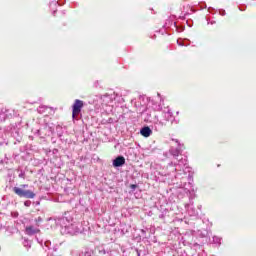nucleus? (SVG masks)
Returning a JSON list of instances; mask_svg holds the SVG:
<instances>
[{
    "instance_id": "4",
    "label": "nucleus",
    "mask_w": 256,
    "mask_h": 256,
    "mask_svg": "<svg viewBox=\"0 0 256 256\" xmlns=\"http://www.w3.org/2000/svg\"><path fill=\"white\" fill-rule=\"evenodd\" d=\"M25 233H26V235L31 236V235H35L37 233H41V230L38 228H35L33 226H28L25 228Z\"/></svg>"
},
{
    "instance_id": "8",
    "label": "nucleus",
    "mask_w": 256,
    "mask_h": 256,
    "mask_svg": "<svg viewBox=\"0 0 256 256\" xmlns=\"http://www.w3.org/2000/svg\"><path fill=\"white\" fill-rule=\"evenodd\" d=\"M131 187H132V189H135V187H137V186L136 185H132Z\"/></svg>"
},
{
    "instance_id": "1",
    "label": "nucleus",
    "mask_w": 256,
    "mask_h": 256,
    "mask_svg": "<svg viewBox=\"0 0 256 256\" xmlns=\"http://www.w3.org/2000/svg\"><path fill=\"white\" fill-rule=\"evenodd\" d=\"M13 191L18 197H25V199H35V193L31 190H23L19 187H14Z\"/></svg>"
},
{
    "instance_id": "9",
    "label": "nucleus",
    "mask_w": 256,
    "mask_h": 256,
    "mask_svg": "<svg viewBox=\"0 0 256 256\" xmlns=\"http://www.w3.org/2000/svg\"><path fill=\"white\" fill-rule=\"evenodd\" d=\"M103 97H107V95H103V96H101V99H103Z\"/></svg>"
},
{
    "instance_id": "6",
    "label": "nucleus",
    "mask_w": 256,
    "mask_h": 256,
    "mask_svg": "<svg viewBox=\"0 0 256 256\" xmlns=\"http://www.w3.org/2000/svg\"><path fill=\"white\" fill-rule=\"evenodd\" d=\"M42 221H43V219L41 217H38V219H36L37 225H39V223H41Z\"/></svg>"
},
{
    "instance_id": "2",
    "label": "nucleus",
    "mask_w": 256,
    "mask_h": 256,
    "mask_svg": "<svg viewBox=\"0 0 256 256\" xmlns=\"http://www.w3.org/2000/svg\"><path fill=\"white\" fill-rule=\"evenodd\" d=\"M83 100L76 99L72 106V118L75 119L81 113V109L84 107Z\"/></svg>"
},
{
    "instance_id": "3",
    "label": "nucleus",
    "mask_w": 256,
    "mask_h": 256,
    "mask_svg": "<svg viewBox=\"0 0 256 256\" xmlns=\"http://www.w3.org/2000/svg\"><path fill=\"white\" fill-rule=\"evenodd\" d=\"M123 165H125V157L118 156L113 160V167H123Z\"/></svg>"
},
{
    "instance_id": "5",
    "label": "nucleus",
    "mask_w": 256,
    "mask_h": 256,
    "mask_svg": "<svg viewBox=\"0 0 256 256\" xmlns=\"http://www.w3.org/2000/svg\"><path fill=\"white\" fill-rule=\"evenodd\" d=\"M140 133H141V135H142L143 137H151L152 131H151V128H149V127H144V128L141 129Z\"/></svg>"
},
{
    "instance_id": "7",
    "label": "nucleus",
    "mask_w": 256,
    "mask_h": 256,
    "mask_svg": "<svg viewBox=\"0 0 256 256\" xmlns=\"http://www.w3.org/2000/svg\"><path fill=\"white\" fill-rule=\"evenodd\" d=\"M21 187L25 188V187H29V185L23 184V185H21Z\"/></svg>"
}]
</instances>
